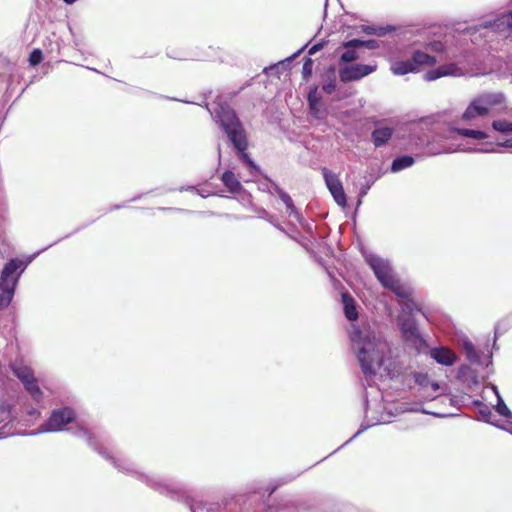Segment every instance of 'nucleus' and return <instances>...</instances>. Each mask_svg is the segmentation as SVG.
Here are the masks:
<instances>
[{"mask_svg":"<svg viewBox=\"0 0 512 512\" xmlns=\"http://www.w3.org/2000/svg\"><path fill=\"white\" fill-rule=\"evenodd\" d=\"M353 350L361 370L367 379L376 375L383 368L391 376V360L387 358L389 344L380 335L368 327L354 328L350 334Z\"/></svg>","mask_w":512,"mask_h":512,"instance_id":"nucleus-1","label":"nucleus"},{"mask_svg":"<svg viewBox=\"0 0 512 512\" xmlns=\"http://www.w3.org/2000/svg\"><path fill=\"white\" fill-rule=\"evenodd\" d=\"M214 114L216 122L219 123L229 141L233 144L240 160L252 171H258V166L246 153L248 146L246 133L236 113L229 106L218 104Z\"/></svg>","mask_w":512,"mask_h":512,"instance_id":"nucleus-2","label":"nucleus"},{"mask_svg":"<svg viewBox=\"0 0 512 512\" xmlns=\"http://www.w3.org/2000/svg\"><path fill=\"white\" fill-rule=\"evenodd\" d=\"M506 100L502 92H483L474 97L461 115V120L472 123L477 118L489 115L491 109L502 105Z\"/></svg>","mask_w":512,"mask_h":512,"instance_id":"nucleus-3","label":"nucleus"},{"mask_svg":"<svg viewBox=\"0 0 512 512\" xmlns=\"http://www.w3.org/2000/svg\"><path fill=\"white\" fill-rule=\"evenodd\" d=\"M112 460L113 464L119 470L136 475L139 480L145 482L149 487L161 494L173 496L179 491L178 486L170 480L164 479L159 475H147L145 473L139 472L135 465L131 462H128L127 460H116L115 458H112Z\"/></svg>","mask_w":512,"mask_h":512,"instance_id":"nucleus-4","label":"nucleus"},{"mask_svg":"<svg viewBox=\"0 0 512 512\" xmlns=\"http://www.w3.org/2000/svg\"><path fill=\"white\" fill-rule=\"evenodd\" d=\"M398 325L403 339L418 351L427 347V342L419 331L416 320L413 317H398Z\"/></svg>","mask_w":512,"mask_h":512,"instance_id":"nucleus-5","label":"nucleus"},{"mask_svg":"<svg viewBox=\"0 0 512 512\" xmlns=\"http://www.w3.org/2000/svg\"><path fill=\"white\" fill-rule=\"evenodd\" d=\"M365 261L383 287L397 277L389 260L376 254L368 253L365 254Z\"/></svg>","mask_w":512,"mask_h":512,"instance_id":"nucleus-6","label":"nucleus"},{"mask_svg":"<svg viewBox=\"0 0 512 512\" xmlns=\"http://www.w3.org/2000/svg\"><path fill=\"white\" fill-rule=\"evenodd\" d=\"M75 420V412L69 407H62L51 412L48 420L40 426L41 432H59Z\"/></svg>","mask_w":512,"mask_h":512,"instance_id":"nucleus-7","label":"nucleus"},{"mask_svg":"<svg viewBox=\"0 0 512 512\" xmlns=\"http://www.w3.org/2000/svg\"><path fill=\"white\" fill-rule=\"evenodd\" d=\"M412 377L424 399L434 400L442 393L440 383L432 381L427 373L413 372Z\"/></svg>","mask_w":512,"mask_h":512,"instance_id":"nucleus-8","label":"nucleus"},{"mask_svg":"<svg viewBox=\"0 0 512 512\" xmlns=\"http://www.w3.org/2000/svg\"><path fill=\"white\" fill-rule=\"evenodd\" d=\"M377 66L371 64H351L341 66L339 69V77L343 83L358 81L365 76L373 73Z\"/></svg>","mask_w":512,"mask_h":512,"instance_id":"nucleus-9","label":"nucleus"},{"mask_svg":"<svg viewBox=\"0 0 512 512\" xmlns=\"http://www.w3.org/2000/svg\"><path fill=\"white\" fill-rule=\"evenodd\" d=\"M322 174L324 177L325 184L333 196L335 202L341 206L345 207L347 204L346 194L343 189V185L339 180L338 176L329 171L327 168H322Z\"/></svg>","mask_w":512,"mask_h":512,"instance_id":"nucleus-10","label":"nucleus"},{"mask_svg":"<svg viewBox=\"0 0 512 512\" xmlns=\"http://www.w3.org/2000/svg\"><path fill=\"white\" fill-rule=\"evenodd\" d=\"M485 29H491L504 37L509 36L512 33V11L501 14L493 21H486L483 24Z\"/></svg>","mask_w":512,"mask_h":512,"instance_id":"nucleus-11","label":"nucleus"},{"mask_svg":"<svg viewBox=\"0 0 512 512\" xmlns=\"http://www.w3.org/2000/svg\"><path fill=\"white\" fill-rule=\"evenodd\" d=\"M25 268L26 265L22 261L12 259L4 266L0 280L17 284L20 274L24 271Z\"/></svg>","mask_w":512,"mask_h":512,"instance_id":"nucleus-12","label":"nucleus"},{"mask_svg":"<svg viewBox=\"0 0 512 512\" xmlns=\"http://www.w3.org/2000/svg\"><path fill=\"white\" fill-rule=\"evenodd\" d=\"M232 501L223 503H202L190 505L191 512H237Z\"/></svg>","mask_w":512,"mask_h":512,"instance_id":"nucleus-13","label":"nucleus"},{"mask_svg":"<svg viewBox=\"0 0 512 512\" xmlns=\"http://www.w3.org/2000/svg\"><path fill=\"white\" fill-rule=\"evenodd\" d=\"M454 134H458L462 137L472 138V139H486L488 137L487 133L476 130V129H468V128H450L447 131H444L438 135V138L441 140H449L454 139Z\"/></svg>","mask_w":512,"mask_h":512,"instance_id":"nucleus-14","label":"nucleus"},{"mask_svg":"<svg viewBox=\"0 0 512 512\" xmlns=\"http://www.w3.org/2000/svg\"><path fill=\"white\" fill-rule=\"evenodd\" d=\"M429 354L433 360L443 366H452L457 360L455 352L444 346L431 348Z\"/></svg>","mask_w":512,"mask_h":512,"instance_id":"nucleus-15","label":"nucleus"},{"mask_svg":"<svg viewBox=\"0 0 512 512\" xmlns=\"http://www.w3.org/2000/svg\"><path fill=\"white\" fill-rule=\"evenodd\" d=\"M267 512H300L299 503L293 497H285L277 505H269Z\"/></svg>","mask_w":512,"mask_h":512,"instance_id":"nucleus-16","label":"nucleus"},{"mask_svg":"<svg viewBox=\"0 0 512 512\" xmlns=\"http://www.w3.org/2000/svg\"><path fill=\"white\" fill-rule=\"evenodd\" d=\"M393 133V128L388 126H381L376 128L371 134V138L375 147H381L388 143V141L392 138Z\"/></svg>","mask_w":512,"mask_h":512,"instance_id":"nucleus-17","label":"nucleus"},{"mask_svg":"<svg viewBox=\"0 0 512 512\" xmlns=\"http://www.w3.org/2000/svg\"><path fill=\"white\" fill-rule=\"evenodd\" d=\"M221 181L232 194L240 193L243 190L241 182L231 170H227L222 174Z\"/></svg>","mask_w":512,"mask_h":512,"instance_id":"nucleus-18","label":"nucleus"},{"mask_svg":"<svg viewBox=\"0 0 512 512\" xmlns=\"http://www.w3.org/2000/svg\"><path fill=\"white\" fill-rule=\"evenodd\" d=\"M17 284L0 280V309L6 308L12 301Z\"/></svg>","mask_w":512,"mask_h":512,"instance_id":"nucleus-19","label":"nucleus"},{"mask_svg":"<svg viewBox=\"0 0 512 512\" xmlns=\"http://www.w3.org/2000/svg\"><path fill=\"white\" fill-rule=\"evenodd\" d=\"M10 368L23 385L35 378L31 368L21 362L11 363Z\"/></svg>","mask_w":512,"mask_h":512,"instance_id":"nucleus-20","label":"nucleus"},{"mask_svg":"<svg viewBox=\"0 0 512 512\" xmlns=\"http://www.w3.org/2000/svg\"><path fill=\"white\" fill-rule=\"evenodd\" d=\"M384 288L392 291L397 297L402 299V301L411 296V289L402 284L397 277L385 285Z\"/></svg>","mask_w":512,"mask_h":512,"instance_id":"nucleus-21","label":"nucleus"},{"mask_svg":"<svg viewBox=\"0 0 512 512\" xmlns=\"http://www.w3.org/2000/svg\"><path fill=\"white\" fill-rule=\"evenodd\" d=\"M322 90L327 94H332L336 90V69L330 66L322 80Z\"/></svg>","mask_w":512,"mask_h":512,"instance_id":"nucleus-22","label":"nucleus"},{"mask_svg":"<svg viewBox=\"0 0 512 512\" xmlns=\"http://www.w3.org/2000/svg\"><path fill=\"white\" fill-rule=\"evenodd\" d=\"M414 65H416V72L418 71L420 66L428 65L433 66L436 64V58L431 56L423 51L415 50L412 54L411 60Z\"/></svg>","mask_w":512,"mask_h":512,"instance_id":"nucleus-23","label":"nucleus"},{"mask_svg":"<svg viewBox=\"0 0 512 512\" xmlns=\"http://www.w3.org/2000/svg\"><path fill=\"white\" fill-rule=\"evenodd\" d=\"M391 71L394 75L402 76L408 73L416 72V65H414L410 60L406 61H396L391 64Z\"/></svg>","mask_w":512,"mask_h":512,"instance_id":"nucleus-24","label":"nucleus"},{"mask_svg":"<svg viewBox=\"0 0 512 512\" xmlns=\"http://www.w3.org/2000/svg\"><path fill=\"white\" fill-rule=\"evenodd\" d=\"M492 389L497 396V404L495 406V409L501 416L505 417L508 420V423L511 425L510 432L512 433V412L504 403V400L500 396L497 387L493 385Z\"/></svg>","mask_w":512,"mask_h":512,"instance_id":"nucleus-25","label":"nucleus"},{"mask_svg":"<svg viewBox=\"0 0 512 512\" xmlns=\"http://www.w3.org/2000/svg\"><path fill=\"white\" fill-rule=\"evenodd\" d=\"M344 51L340 55L339 63H351L359 58L356 49L359 48L357 45H348L347 41L342 43Z\"/></svg>","mask_w":512,"mask_h":512,"instance_id":"nucleus-26","label":"nucleus"},{"mask_svg":"<svg viewBox=\"0 0 512 512\" xmlns=\"http://www.w3.org/2000/svg\"><path fill=\"white\" fill-rule=\"evenodd\" d=\"M415 163V159L410 155H401L396 157L391 165V172L397 173L406 168L411 167Z\"/></svg>","mask_w":512,"mask_h":512,"instance_id":"nucleus-27","label":"nucleus"},{"mask_svg":"<svg viewBox=\"0 0 512 512\" xmlns=\"http://www.w3.org/2000/svg\"><path fill=\"white\" fill-rule=\"evenodd\" d=\"M345 316L348 320L354 321L358 318V312L354 300L348 294H342Z\"/></svg>","mask_w":512,"mask_h":512,"instance_id":"nucleus-28","label":"nucleus"},{"mask_svg":"<svg viewBox=\"0 0 512 512\" xmlns=\"http://www.w3.org/2000/svg\"><path fill=\"white\" fill-rule=\"evenodd\" d=\"M24 387L36 402H40L42 400L43 392L41 391L36 378L24 384Z\"/></svg>","mask_w":512,"mask_h":512,"instance_id":"nucleus-29","label":"nucleus"},{"mask_svg":"<svg viewBox=\"0 0 512 512\" xmlns=\"http://www.w3.org/2000/svg\"><path fill=\"white\" fill-rule=\"evenodd\" d=\"M463 348H464L465 355L470 363H472V364L480 363V356H479L478 352L476 351L474 345L471 342H469V341L464 342Z\"/></svg>","mask_w":512,"mask_h":512,"instance_id":"nucleus-30","label":"nucleus"},{"mask_svg":"<svg viewBox=\"0 0 512 512\" xmlns=\"http://www.w3.org/2000/svg\"><path fill=\"white\" fill-rule=\"evenodd\" d=\"M401 310L403 315L405 317H413V314L415 311H420V308H418L417 304L410 299V297L406 298L401 303Z\"/></svg>","mask_w":512,"mask_h":512,"instance_id":"nucleus-31","label":"nucleus"},{"mask_svg":"<svg viewBox=\"0 0 512 512\" xmlns=\"http://www.w3.org/2000/svg\"><path fill=\"white\" fill-rule=\"evenodd\" d=\"M491 126L497 132L504 134L512 133V122H509L507 120H493Z\"/></svg>","mask_w":512,"mask_h":512,"instance_id":"nucleus-32","label":"nucleus"},{"mask_svg":"<svg viewBox=\"0 0 512 512\" xmlns=\"http://www.w3.org/2000/svg\"><path fill=\"white\" fill-rule=\"evenodd\" d=\"M442 76H461L463 70L456 64L450 63L440 66Z\"/></svg>","mask_w":512,"mask_h":512,"instance_id":"nucleus-33","label":"nucleus"},{"mask_svg":"<svg viewBox=\"0 0 512 512\" xmlns=\"http://www.w3.org/2000/svg\"><path fill=\"white\" fill-rule=\"evenodd\" d=\"M348 45H357L360 47H365L367 49L373 50L379 47L376 40L370 39V40H360V39H352L347 41Z\"/></svg>","mask_w":512,"mask_h":512,"instance_id":"nucleus-34","label":"nucleus"},{"mask_svg":"<svg viewBox=\"0 0 512 512\" xmlns=\"http://www.w3.org/2000/svg\"><path fill=\"white\" fill-rule=\"evenodd\" d=\"M457 151H464V149L461 147L460 144H458V145L450 144V145L444 146L441 150L433 152L432 154L438 155L441 153H454Z\"/></svg>","mask_w":512,"mask_h":512,"instance_id":"nucleus-35","label":"nucleus"},{"mask_svg":"<svg viewBox=\"0 0 512 512\" xmlns=\"http://www.w3.org/2000/svg\"><path fill=\"white\" fill-rule=\"evenodd\" d=\"M42 61V51L40 49H34L29 56V63L32 66L38 65Z\"/></svg>","mask_w":512,"mask_h":512,"instance_id":"nucleus-36","label":"nucleus"},{"mask_svg":"<svg viewBox=\"0 0 512 512\" xmlns=\"http://www.w3.org/2000/svg\"><path fill=\"white\" fill-rule=\"evenodd\" d=\"M427 46H428V49H430L433 52H436V53L445 52V44L441 41L430 42Z\"/></svg>","mask_w":512,"mask_h":512,"instance_id":"nucleus-37","label":"nucleus"},{"mask_svg":"<svg viewBox=\"0 0 512 512\" xmlns=\"http://www.w3.org/2000/svg\"><path fill=\"white\" fill-rule=\"evenodd\" d=\"M440 77H443L440 66L434 70L428 71L424 76L425 80L427 81H434Z\"/></svg>","mask_w":512,"mask_h":512,"instance_id":"nucleus-38","label":"nucleus"},{"mask_svg":"<svg viewBox=\"0 0 512 512\" xmlns=\"http://www.w3.org/2000/svg\"><path fill=\"white\" fill-rule=\"evenodd\" d=\"M313 62L310 58H307L302 67V73L304 78H308L312 74Z\"/></svg>","mask_w":512,"mask_h":512,"instance_id":"nucleus-39","label":"nucleus"},{"mask_svg":"<svg viewBox=\"0 0 512 512\" xmlns=\"http://www.w3.org/2000/svg\"><path fill=\"white\" fill-rule=\"evenodd\" d=\"M75 435L78 437L87 436L88 444L92 447L94 446L91 435L89 434L88 430L85 429L84 427H78V429L75 431Z\"/></svg>","mask_w":512,"mask_h":512,"instance_id":"nucleus-40","label":"nucleus"},{"mask_svg":"<svg viewBox=\"0 0 512 512\" xmlns=\"http://www.w3.org/2000/svg\"><path fill=\"white\" fill-rule=\"evenodd\" d=\"M279 198L283 201V203L285 204L286 207L292 206L293 200L290 197V195L288 193H286L285 191L279 190Z\"/></svg>","mask_w":512,"mask_h":512,"instance_id":"nucleus-41","label":"nucleus"},{"mask_svg":"<svg viewBox=\"0 0 512 512\" xmlns=\"http://www.w3.org/2000/svg\"><path fill=\"white\" fill-rule=\"evenodd\" d=\"M287 208V212L289 213L290 216H293L295 217L297 220H299L300 218V215L294 205V203L292 202V206L290 207H286Z\"/></svg>","mask_w":512,"mask_h":512,"instance_id":"nucleus-42","label":"nucleus"},{"mask_svg":"<svg viewBox=\"0 0 512 512\" xmlns=\"http://www.w3.org/2000/svg\"><path fill=\"white\" fill-rule=\"evenodd\" d=\"M323 48V43H317L309 49V55H314L317 51Z\"/></svg>","mask_w":512,"mask_h":512,"instance_id":"nucleus-43","label":"nucleus"},{"mask_svg":"<svg viewBox=\"0 0 512 512\" xmlns=\"http://www.w3.org/2000/svg\"><path fill=\"white\" fill-rule=\"evenodd\" d=\"M369 189H370V184H367V185L363 186V187L361 188L360 192H359V198L364 197V196L367 194V192H368V190H369ZM360 203H361V199H359V201H358V205H359Z\"/></svg>","mask_w":512,"mask_h":512,"instance_id":"nucleus-44","label":"nucleus"},{"mask_svg":"<svg viewBox=\"0 0 512 512\" xmlns=\"http://www.w3.org/2000/svg\"><path fill=\"white\" fill-rule=\"evenodd\" d=\"M305 46H303L301 49H299L297 52H295L292 56L286 58L282 63L284 62H291L294 58H296L303 50Z\"/></svg>","mask_w":512,"mask_h":512,"instance_id":"nucleus-45","label":"nucleus"},{"mask_svg":"<svg viewBox=\"0 0 512 512\" xmlns=\"http://www.w3.org/2000/svg\"><path fill=\"white\" fill-rule=\"evenodd\" d=\"M363 31H364L366 34L374 35V33H376V28H375V27H372V26H364V27H363Z\"/></svg>","mask_w":512,"mask_h":512,"instance_id":"nucleus-46","label":"nucleus"},{"mask_svg":"<svg viewBox=\"0 0 512 512\" xmlns=\"http://www.w3.org/2000/svg\"><path fill=\"white\" fill-rule=\"evenodd\" d=\"M498 145L506 148H512V139H508L504 142L498 143Z\"/></svg>","mask_w":512,"mask_h":512,"instance_id":"nucleus-47","label":"nucleus"},{"mask_svg":"<svg viewBox=\"0 0 512 512\" xmlns=\"http://www.w3.org/2000/svg\"><path fill=\"white\" fill-rule=\"evenodd\" d=\"M367 427L365 426H362V428L360 430H358L348 441L345 442V444L349 443L350 441H352L354 438H356L362 431H364Z\"/></svg>","mask_w":512,"mask_h":512,"instance_id":"nucleus-48","label":"nucleus"},{"mask_svg":"<svg viewBox=\"0 0 512 512\" xmlns=\"http://www.w3.org/2000/svg\"><path fill=\"white\" fill-rule=\"evenodd\" d=\"M385 33H386L385 28L379 27V28H376V33H374V35L383 36Z\"/></svg>","mask_w":512,"mask_h":512,"instance_id":"nucleus-49","label":"nucleus"},{"mask_svg":"<svg viewBox=\"0 0 512 512\" xmlns=\"http://www.w3.org/2000/svg\"><path fill=\"white\" fill-rule=\"evenodd\" d=\"M271 188L273 192L279 196V190H282L276 183H271Z\"/></svg>","mask_w":512,"mask_h":512,"instance_id":"nucleus-50","label":"nucleus"},{"mask_svg":"<svg viewBox=\"0 0 512 512\" xmlns=\"http://www.w3.org/2000/svg\"><path fill=\"white\" fill-rule=\"evenodd\" d=\"M37 255H39V252H36L29 258V262H31Z\"/></svg>","mask_w":512,"mask_h":512,"instance_id":"nucleus-51","label":"nucleus"},{"mask_svg":"<svg viewBox=\"0 0 512 512\" xmlns=\"http://www.w3.org/2000/svg\"><path fill=\"white\" fill-rule=\"evenodd\" d=\"M65 3L67 4H73L74 2H76L77 0H63Z\"/></svg>","mask_w":512,"mask_h":512,"instance_id":"nucleus-52","label":"nucleus"},{"mask_svg":"<svg viewBox=\"0 0 512 512\" xmlns=\"http://www.w3.org/2000/svg\"><path fill=\"white\" fill-rule=\"evenodd\" d=\"M309 102H310V105L312 106L313 105V101H312L311 95H309Z\"/></svg>","mask_w":512,"mask_h":512,"instance_id":"nucleus-53","label":"nucleus"},{"mask_svg":"<svg viewBox=\"0 0 512 512\" xmlns=\"http://www.w3.org/2000/svg\"><path fill=\"white\" fill-rule=\"evenodd\" d=\"M276 487H273L270 491V494H272L275 491Z\"/></svg>","mask_w":512,"mask_h":512,"instance_id":"nucleus-54","label":"nucleus"},{"mask_svg":"<svg viewBox=\"0 0 512 512\" xmlns=\"http://www.w3.org/2000/svg\"><path fill=\"white\" fill-rule=\"evenodd\" d=\"M483 152H492L493 150H488V149H485V150H482Z\"/></svg>","mask_w":512,"mask_h":512,"instance_id":"nucleus-55","label":"nucleus"},{"mask_svg":"<svg viewBox=\"0 0 512 512\" xmlns=\"http://www.w3.org/2000/svg\"><path fill=\"white\" fill-rule=\"evenodd\" d=\"M218 153H219V157L221 156V150H220V147H218Z\"/></svg>","mask_w":512,"mask_h":512,"instance_id":"nucleus-56","label":"nucleus"}]
</instances>
